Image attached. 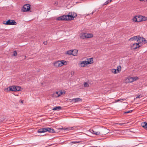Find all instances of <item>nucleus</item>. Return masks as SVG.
<instances>
[{"mask_svg":"<svg viewBox=\"0 0 147 147\" xmlns=\"http://www.w3.org/2000/svg\"><path fill=\"white\" fill-rule=\"evenodd\" d=\"M77 16L76 13L74 12H71L68 15H64L57 18L58 20H73Z\"/></svg>","mask_w":147,"mask_h":147,"instance_id":"obj_1","label":"nucleus"},{"mask_svg":"<svg viewBox=\"0 0 147 147\" xmlns=\"http://www.w3.org/2000/svg\"><path fill=\"white\" fill-rule=\"evenodd\" d=\"M66 61L62 60L61 61H57L55 62L54 63V66L56 67H60L63 65H67Z\"/></svg>","mask_w":147,"mask_h":147,"instance_id":"obj_2","label":"nucleus"},{"mask_svg":"<svg viewBox=\"0 0 147 147\" xmlns=\"http://www.w3.org/2000/svg\"><path fill=\"white\" fill-rule=\"evenodd\" d=\"M48 131L49 133H53L55 132L54 130L51 128L47 127L39 129L38 130V132L42 133Z\"/></svg>","mask_w":147,"mask_h":147,"instance_id":"obj_3","label":"nucleus"},{"mask_svg":"<svg viewBox=\"0 0 147 147\" xmlns=\"http://www.w3.org/2000/svg\"><path fill=\"white\" fill-rule=\"evenodd\" d=\"M140 42H134L133 44L131 46V49H135L140 47L141 46L140 45Z\"/></svg>","mask_w":147,"mask_h":147,"instance_id":"obj_4","label":"nucleus"},{"mask_svg":"<svg viewBox=\"0 0 147 147\" xmlns=\"http://www.w3.org/2000/svg\"><path fill=\"white\" fill-rule=\"evenodd\" d=\"M30 5L29 4H26L24 5L22 9V10L23 12L29 11L30 10Z\"/></svg>","mask_w":147,"mask_h":147,"instance_id":"obj_5","label":"nucleus"},{"mask_svg":"<svg viewBox=\"0 0 147 147\" xmlns=\"http://www.w3.org/2000/svg\"><path fill=\"white\" fill-rule=\"evenodd\" d=\"M93 35L91 33H84L82 34L81 37L82 38H90L93 37Z\"/></svg>","mask_w":147,"mask_h":147,"instance_id":"obj_6","label":"nucleus"},{"mask_svg":"<svg viewBox=\"0 0 147 147\" xmlns=\"http://www.w3.org/2000/svg\"><path fill=\"white\" fill-rule=\"evenodd\" d=\"M5 22L3 23V24L6 25H16L17 24L16 22L14 20H9L5 23Z\"/></svg>","mask_w":147,"mask_h":147,"instance_id":"obj_7","label":"nucleus"},{"mask_svg":"<svg viewBox=\"0 0 147 147\" xmlns=\"http://www.w3.org/2000/svg\"><path fill=\"white\" fill-rule=\"evenodd\" d=\"M7 91H16V86H13L9 87L7 88Z\"/></svg>","mask_w":147,"mask_h":147,"instance_id":"obj_8","label":"nucleus"},{"mask_svg":"<svg viewBox=\"0 0 147 147\" xmlns=\"http://www.w3.org/2000/svg\"><path fill=\"white\" fill-rule=\"evenodd\" d=\"M142 17L141 16H135L134 18H133L132 20L134 22H140L141 21V20L139 19V20H138V19Z\"/></svg>","mask_w":147,"mask_h":147,"instance_id":"obj_9","label":"nucleus"},{"mask_svg":"<svg viewBox=\"0 0 147 147\" xmlns=\"http://www.w3.org/2000/svg\"><path fill=\"white\" fill-rule=\"evenodd\" d=\"M138 36H134L133 37L131 38L129 40L130 41H135L138 42V40L139 39L138 38Z\"/></svg>","mask_w":147,"mask_h":147,"instance_id":"obj_10","label":"nucleus"},{"mask_svg":"<svg viewBox=\"0 0 147 147\" xmlns=\"http://www.w3.org/2000/svg\"><path fill=\"white\" fill-rule=\"evenodd\" d=\"M138 38L139 40H138V42H140L141 43V42H144V43H146L147 42V41L144 38H143V37H141L139 36H138Z\"/></svg>","mask_w":147,"mask_h":147,"instance_id":"obj_11","label":"nucleus"},{"mask_svg":"<svg viewBox=\"0 0 147 147\" xmlns=\"http://www.w3.org/2000/svg\"><path fill=\"white\" fill-rule=\"evenodd\" d=\"M87 61H85L86 65H87L88 64H91L93 63V58H88L86 59Z\"/></svg>","mask_w":147,"mask_h":147,"instance_id":"obj_12","label":"nucleus"},{"mask_svg":"<svg viewBox=\"0 0 147 147\" xmlns=\"http://www.w3.org/2000/svg\"><path fill=\"white\" fill-rule=\"evenodd\" d=\"M79 65L80 67H84L87 65L86 64L85 61H81L79 63Z\"/></svg>","mask_w":147,"mask_h":147,"instance_id":"obj_13","label":"nucleus"},{"mask_svg":"<svg viewBox=\"0 0 147 147\" xmlns=\"http://www.w3.org/2000/svg\"><path fill=\"white\" fill-rule=\"evenodd\" d=\"M141 125L144 129L147 130V123L146 122H142L141 123Z\"/></svg>","mask_w":147,"mask_h":147,"instance_id":"obj_14","label":"nucleus"},{"mask_svg":"<svg viewBox=\"0 0 147 147\" xmlns=\"http://www.w3.org/2000/svg\"><path fill=\"white\" fill-rule=\"evenodd\" d=\"M61 129H63L66 130L67 131H69L71 130H72L74 129V127H68L67 128H62Z\"/></svg>","mask_w":147,"mask_h":147,"instance_id":"obj_15","label":"nucleus"},{"mask_svg":"<svg viewBox=\"0 0 147 147\" xmlns=\"http://www.w3.org/2000/svg\"><path fill=\"white\" fill-rule=\"evenodd\" d=\"M71 101H73L74 100L75 102H77L79 101H82V99L79 98H73L71 100Z\"/></svg>","mask_w":147,"mask_h":147,"instance_id":"obj_16","label":"nucleus"},{"mask_svg":"<svg viewBox=\"0 0 147 147\" xmlns=\"http://www.w3.org/2000/svg\"><path fill=\"white\" fill-rule=\"evenodd\" d=\"M73 50H69L68 51H67L66 52L65 54L69 55H73Z\"/></svg>","mask_w":147,"mask_h":147,"instance_id":"obj_17","label":"nucleus"},{"mask_svg":"<svg viewBox=\"0 0 147 147\" xmlns=\"http://www.w3.org/2000/svg\"><path fill=\"white\" fill-rule=\"evenodd\" d=\"M90 132L93 134L96 135H99L100 134V132L99 131H96L92 129L91 130Z\"/></svg>","mask_w":147,"mask_h":147,"instance_id":"obj_18","label":"nucleus"},{"mask_svg":"<svg viewBox=\"0 0 147 147\" xmlns=\"http://www.w3.org/2000/svg\"><path fill=\"white\" fill-rule=\"evenodd\" d=\"M61 109V107L60 106L55 107L53 108L52 110L54 111L59 110Z\"/></svg>","mask_w":147,"mask_h":147,"instance_id":"obj_19","label":"nucleus"},{"mask_svg":"<svg viewBox=\"0 0 147 147\" xmlns=\"http://www.w3.org/2000/svg\"><path fill=\"white\" fill-rule=\"evenodd\" d=\"M78 51L77 50H73V55L74 56H77Z\"/></svg>","mask_w":147,"mask_h":147,"instance_id":"obj_20","label":"nucleus"},{"mask_svg":"<svg viewBox=\"0 0 147 147\" xmlns=\"http://www.w3.org/2000/svg\"><path fill=\"white\" fill-rule=\"evenodd\" d=\"M140 19L141 20V21H145L147 20V18L145 17H142L140 18Z\"/></svg>","mask_w":147,"mask_h":147,"instance_id":"obj_21","label":"nucleus"},{"mask_svg":"<svg viewBox=\"0 0 147 147\" xmlns=\"http://www.w3.org/2000/svg\"><path fill=\"white\" fill-rule=\"evenodd\" d=\"M116 69L118 73L120 72L121 70V67L120 66H118Z\"/></svg>","mask_w":147,"mask_h":147,"instance_id":"obj_22","label":"nucleus"},{"mask_svg":"<svg viewBox=\"0 0 147 147\" xmlns=\"http://www.w3.org/2000/svg\"><path fill=\"white\" fill-rule=\"evenodd\" d=\"M125 98L119 99L115 100V102H118L119 101H120L121 102H122V101H125Z\"/></svg>","mask_w":147,"mask_h":147,"instance_id":"obj_23","label":"nucleus"},{"mask_svg":"<svg viewBox=\"0 0 147 147\" xmlns=\"http://www.w3.org/2000/svg\"><path fill=\"white\" fill-rule=\"evenodd\" d=\"M111 71L114 74H117L118 73L117 72V71L116 70V69H113L111 70Z\"/></svg>","mask_w":147,"mask_h":147,"instance_id":"obj_24","label":"nucleus"},{"mask_svg":"<svg viewBox=\"0 0 147 147\" xmlns=\"http://www.w3.org/2000/svg\"><path fill=\"white\" fill-rule=\"evenodd\" d=\"M84 87H87L89 86V85L88 83L87 82L84 83Z\"/></svg>","mask_w":147,"mask_h":147,"instance_id":"obj_25","label":"nucleus"},{"mask_svg":"<svg viewBox=\"0 0 147 147\" xmlns=\"http://www.w3.org/2000/svg\"><path fill=\"white\" fill-rule=\"evenodd\" d=\"M129 82H130L134 81V80L133 77H130L129 78Z\"/></svg>","mask_w":147,"mask_h":147,"instance_id":"obj_26","label":"nucleus"},{"mask_svg":"<svg viewBox=\"0 0 147 147\" xmlns=\"http://www.w3.org/2000/svg\"><path fill=\"white\" fill-rule=\"evenodd\" d=\"M63 94V92L61 91L59 92V94H58V95H57V96H56V97H59L62 94Z\"/></svg>","mask_w":147,"mask_h":147,"instance_id":"obj_27","label":"nucleus"},{"mask_svg":"<svg viewBox=\"0 0 147 147\" xmlns=\"http://www.w3.org/2000/svg\"><path fill=\"white\" fill-rule=\"evenodd\" d=\"M80 141H76L72 142H71V143H72V144H76V143H80Z\"/></svg>","mask_w":147,"mask_h":147,"instance_id":"obj_28","label":"nucleus"},{"mask_svg":"<svg viewBox=\"0 0 147 147\" xmlns=\"http://www.w3.org/2000/svg\"><path fill=\"white\" fill-rule=\"evenodd\" d=\"M16 91H19L20 90V88H21L20 87L18 86H16Z\"/></svg>","mask_w":147,"mask_h":147,"instance_id":"obj_29","label":"nucleus"},{"mask_svg":"<svg viewBox=\"0 0 147 147\" xmlns=\"http://www.w3.org/2000/svg\"><path fill=\"white\" fill-rule=\"evenodd\" d=\"M17 55V53L16 51H13V56H16Z\"/></svg>","mask_w":147,"mask_h":147,"instance_id":"obj_30","label":"nucleus"},{"mask_svg":"<svg viewBox=\"0 0 147 147\" xmlns=\"http://www.w3.org/2000/svg\"><path fill=\"white\" fill-rule=\"evenodd\" d=\"M142 96H141L140 95H139L137 96L136 98V99H137L139 98H140V97H142Z\"/></svg>","mask_w":147,"mask_h":147,"instance_id":"obj_31","label":"nucleus"},{"mask_svg":"<svg viewBox=\"0 0 147 147\" xmlns=\"http://www.w3.org/2000/svg\"><path fill=\"white\" fill-rule=\"evenodd\" d=\"M133 78L134 80V81L137 80L138 79L137 77H133Z\"/></svg>","mask_w":147,"mask_h":147,"instance_id":"obj_32","label":"nucleus"},{"mask_svg":"<svg viewBox=\"0 0 147 147\" xmlns=\"http://www.w3.org/2000/svg\"><path fill=\"white\" fill-rule=\"evenodd\" d=\"M74 71H71V76H73L74 75Z\"/></svg>","mask_w":147,"mask_h":147,"instance_id":"obj_33","label":"nucleus"},{"mask_svg":"<svg viewBox=\"0 0 147 147\" xmlns=\"http://www.w3.org/2000/svg\"><path fill=\"white\" fill-rule=\"evenodd\" d=\"M132 111V110H130L126 112H125L124 113H131Z\"/></svg>","mask_w":147,"mask_h":147,"instance_id":"obj_34","label":"nucleus"},{"mask_svg":"<svg viewBox=\"0 0 147 147\" xmlns=\"http://www.w3.org/2000/svg\"><path fill=\"white\" fill-rule=\"evenodd\" d=\"M109 3V2L108 1H107L104 3V4H103V5H107Z\"/></svg>","mask_w":147,"mask_h":147,"instance_id":"obj_35","label":"nucleus"},{"mask_svg":"<svg viewBox=\"0 0 147 147\" xmlns=\"http://www.w3.org/2000/svg\"><path fill=\"white\" fill-rule=\"evenodd\" d=\"M43 44L45 45H46L47 44V41H45L43 42Z\"/></svg>","mask_w":147,"mask_h":147,"instance_id":"obj_36","label":"nucleus"},{"mask_svg":"<svg viewBox=\"0 0 147 147\" xmlns=\"http://www.w3.org/2000/svg\"><path fill=\"white\" fill-rule=\"evenodd\" d=\"M59 92H56L54 94H56L58 95V94H59Z\"/></svg>","mask_w":147,"mask_h":147,"instance_id":"obj_37","label":"nucleus"},{"mask_svg":"<svg viewBox=\"0 0 147 147\" xmlns=\"http://www.w3.org/2000/svg\"><path fill=\"white\" fill-rule=\"evenodd\" d=\"M111 1H112V0H108V1L109 2V3L111 2Z\"/></svg>","mask_w":147,"mask_h":147,"instance_id":"obj_38","label":"nucleus"},{"mask_svg":"<svg viewBox=\"0 0 147 147\" xmlns=\"http://www.w3.org/2000/svg\"><path fill=\"white\" fill-rule=\"evenodd\" d=\"M124 123H119V124H119V125H123V124H124Z\"/></svg>","mask_w":147,"mask_h":147,"instance_id":"obj_39","label":"nucleus"},{"mask_svg":"<svg viewBox=\"0 0 147 147\" xmlns=\"http://www.w3.org/2000/svg\"><path fill=\"white\" fill-rule=\"evenodd\" d=\"M144 0H140V1H144Z\"/></svg>","mask_w":147,"mask_h":147,"instance_id":"obj_40","label":"nucleus"},{"mask_svg":"<svg viewBox=\"0 0 147 147\" xmlns=\"http://www.w3.org/2000/svg\"><path fill=\"white\" fill-rule=\"evenodd\" d=\"M21 102L22 103H23V101L22 100H21Z\"/></svg>","mask_w":147,"mask_h":147,"instance_id":"obj_41","label":"nucleus"},{"mask_svg":"<svg viewBox=\"0 0 147 147\" xmlns=\"http://www.w3.org/2000/svg\"><path fill=\"white\" fill-rule=\"evenodd\" d=\"M94 13V12H93L92 13V14H93V13Z\"/></svg>","mask_w":147,"mask_h":147,"instance_id":"obj_42","label":"nucleus"},{"mask_svg":"<svg viewBox=\"0 0 147 147\" xmlns=\"http://www.w3.org/2000/svg\"><path fill=\"white\" fill-rule=\"evenodd\" d=\"M51 145H52L51 144L50 145H49V146H51Z\"/></svg>","mask_w":147,"mask_h":147,"instance_id":"obj_43","label":"nucleus"}]
</instances>
